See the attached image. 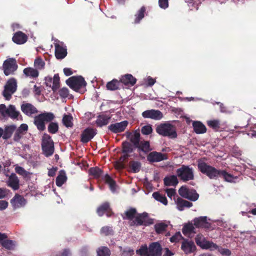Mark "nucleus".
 <instances>
[{
  "label": "nucleus",
  "mask_w": 256,
  "mask_h": 256,
  "mask_svg": "<svg viewBox=\"0 0 256 256\" xmlns=\"http://www.w3.org/2000/svg\"><path fill=\"white\" fill-rule=\"evenodd\" d=\"M112 232V229L108 226H104L101 229V232L105 235H108Z\"/></svg>",
  "instance_id": "774afa93"
},
{
  "label": "nucleus",
  "mask_w": 256,
  "mask_h": 256,
  "mask_svg": "<svg viewBox=\"0 0 256 256\" xmlns=\"http://www.w3.org/2000/svg\"><path fill=\"white\" fill-rule=\"evenodd\" d=\"M166 192L168 196L171 199L176 194V190L174 188H167L166 190Z\"/></svg>",
  "instance_id": "338daca9"
},
{
  "label": "nucleus",
  "mask_w": 256,
  "mask_h": 256,
  "mask_svg": "<svg viewBox=\"0 0 256 256\" xmlns=\"http://www.w3.org/2000/svg\"><path fill=\"white\" fill-rule=\"evenodd\" d=\"M142 116L144 118H152L154 120H160L163 116L161 112L155 110H146L142 113Z\"/></svg>",
  "instance_id": "f8f14e48"
},
{
  "label": "nucleus",
  "mask_w": 256,
  "mask_h": 256,
  "mask_svg": "<svg viewBox=\"0 0 256 256\" xmlns=\"http://www.w3.org/2000/svg\"><path fill=\"white\" fill-rule=\"evenodd\" d=\"M52 80V90L54 92H56L60 87V78L58 74H54Z\"/></svg>",
  "instance_id": "49530a36"
},
{
  "label": "nucleus",
  "mask_w": 256,
  "mask_h": 256,
  "mask_svg": "<svg viewBox=\"0 0 256 256\" xmlns=\"http://www.w3.org/2000/svg\"><path fill=\"white\" fill-rule=\"evenodd\" d=\"M168 222H160L154 225V228L156 232L158 234H161L164 232L167 228Z\"/></svg>",
  "instance_id": "c85d7f7f"
},
{
  "label": "nucleus",
  "mask_w": 256,
  "mask_h": 256,
  "mask_svg": "<svg viewBox=\"0 0 256 256\" xmlns=\"http://www.w3.org/2000/svg\"><path fill=\"white\" fill-rule=\"evenodd\" d=\"M216 247L217 248H214V250H217L222 254L227 256H229L231 254V252L228 249L219 247L218 245H216Z\"/></svg>",
  "instance_id": "6e6d98bb"
},
{
  "label": "nucleus",
  "mask_w": 256,
  "mask_h": 256,
  "mask_svg": "<svg viewBox=\"0 0 256 256\" xmlns=\"http://www.w3.org/2000/svg\"><path fill=\"white\" fill-rule=\"evenodd\" d=\"M208 125L214 129V130H218L220 128V122L218 120H208L207 122Z\"/></svg>",
  "instance_id": "8fccbe9b"
},
{
  "label": "nucleus",
  "mask_w": 256,
  "mask_h": 256,
  "mask_svg": "<svg viewBox=\"0 0 256 256\" xmlns=\"http://www.w3.org/2000/svg\"><path fill=\"white\" fill-rule=\"evenodd\" d=\"M120 81L125 85L133 86L136 82V79L132 74H127L122 77Z\"/></svg>",
  "instance_id": "a878e982"
},
{
  "label": "nucleus",
  "mask_w": 256,
  "mask_h": 256,
  "mask_svg": "<svg viewBox=\"0 0 256 256\" xmlns=\"http://www.w3.org/2000/svg\"><path fill=\"white\" fill-rule=\"evenodd\" d=\"M178 193L182 197L192 201H196L198 198V194L194 190H189L186 186H182L178 190Z\"/></svg>",
  "instance_id": "1a4fd4ad"
},
{
  "label": "nucleus",
  "mask_w": 256,
  "mask_h": 256,
  "mask_svg": "<svg viewBox=\"0 0 256 256\" xmlns=\"http://www.w3.org/2000/svg\"><path fill=\"white\" fill-rule=\"evenodd\" d=\"M198 168L202 173L206 174L210 179H216L220 177L222 170H217L204 162H199Z\"/></svg>",
  "instance_id": "7ed1b4c3"
},
{
  "label": "nucleus",
  "mask_w": 256,
  "mask_h": 256,
  "mask_svg": "<svg viewBox=\"0 0 256 256\" xmlns=\"http://www.w3.org/2000/svg\"><path fill=\"white\" fill-rule=\"evenodd\" d=\"M42 148L44 155L46 156L52 155L54 152V145H42Z\"/></svg>",
  "instance_id": "79ce46f5"
},
{
  "label": "nucleus",
  "mask_w": 256,
  "mask_h": 256,
  "mask_svg": "<svg viewBox=\"0 0 256 256\" xmlns=\"http://www.w3.org/2000/svg\"><path fill=\"white\" fill-rule=\"evenodd\" d=\"M194 226L196 228H208L210 224L207 221L206 216H200L194 220Z\"/></svg>",
  "instance_id": "aec40b11"
},
{
  "label": "nucleus",
  "mask_w": 256,
  "mask_h": 256,
  "mask_svg": "<svg viewBox=\"0 0 256 256\" xmlns=\"http://www.w3.org/2000/svg\"><path fill=\"white\" fill-rule=\"evenodd\" d=\"M156 132L160 135L174 138L177 136L176 128L168 122L162 124L156 128Z\"/></svg>",
  "instance_id": "20e7f679"
},
{
  "label": "nucleus",
  "mask_w": 256,
  "mask_h": 256,
  "mask_svg": "<svg viewBox=\"0 0 256 256\" xmlns=\"http://www.w3.org/2000/svg\"><path fill=\"white\" fill-rule=\"evenodd\" d=\"M147 159L150 162H159L168 159L166 154L152 152H150L147 156Z\"/></svg>",
  "instance_id": "4468645a"
},
{
  "label": "nucleus",
  "mask_w": 256,
  "mask_h": 256,
  "mask_svg": "<svg viewBox=\"0 0 256 256\" xmlns=\"http://www.w3.org/2000/svg\"><path fill=\"white\" fill-rule=\"evenodd\" d=\"M55 46V56L58 59H62L64 58L67 54L66 46L64 43L60 41L54 42Z\"/></svg>",
  "instance_id": "9b49d317"
},
{
  "label": "nucleus",
  "mask_w": 256,
  "mask_h": 256,
  "mask_svg": "<svg viewBox=\"0 0 256 256\" xmlns=\"http://www.w3.org/2000/svg\"><path fill=\"white\" fill-rule=\"evenodd\" d=\"M164 182L166 186H176L178 183V180L176 176H170L164 178Z\"/></svg>",
  "instance_id": "2f4dec72"
},
{
  "label": "nucleus",
  "mask_w": 256,
  "mask_h": 256,
  "mask_svg": "<svg viewBox=\"0 0 256 256\" xmlns=\"http://www.w3.org/2000/svg\"><path fill=\"white\" fill-rule=\"evenodd\" d=\"M128 124L127 120H124L120 122L111 124L108 126V129L114 133H118L124 130Z\"/></svg>",
  "instance_id": "ddd939ff"
},
{
  "label": "nucleus",
  "mask_w": 256,
  "mask_h": 256,
  "mask_svg": "<svg viewBox=\"0 0 256 256\" xmlns=\"http://www.w3.org/2000/svg\"><path fill=\"white\" fill-rule=\"evenodd\" d=\"M152 196L156 200L166 206L168 204V200L166 196L160 194L158 192H154L152 194Z\"/></svg>",
  "instance_id": "a19ab883"
},
{
  "label": "nucleus",
  "mask_w": 256,
  "mask_h": 256,
  "mask_svg": "<svg viewBox=\"0 0 256 256\" xmlns=\"http://www.w3.org/2000/svg\"><path fill=\"white\" fill-rule=\"evenodd\" d=\"M109 206L110 205L108 202L104 203L101 206L98 208L97 210L98 214L100 216H102L104 212L109 208Z\"/></svg>",
  "instance_id": "09e8293b"
},
{
  "label": "nucleus",
  "mask_w": 256,
  "mask_h": 256,
  "mask_svg": "<svg viewBox=\"0 0 256 256\" xmlns=\"http://www.w3.org/2000/svg\"><path fill=\"white\" fill-rule=\"evenodd\" d=\"M175 204H176L177 208L179 210H182L184 208H190L192 206V204L187 200H184L179 197L174 198Z\"/></svg>",
  "instance_id": "412c9836"
},
{
  "label": "nucleus",
  "mask_w": 256,
  "mask_h": 256,
  "mask_svg": "<svg viewBox=\"0 0 256 256\" xmlns=\"http://www.w3.org/2000/svg\"><path fill=\"white\" fill-rule=\"evenodd\" d=\"M58 128V126L56 122H50L48 126V130L52 134L56 133Z\"/></svg>",
  "instance_id": "864d4df0"
},
{
  "label": "nucleus",
  "mask_w": 256,
  "mask_h": 256,
  "mask_svg": "<svg viewBox=\"0 0 256 256\" xmlns=\"http://www.w3.org/2000/svg\"><path fill=\"white\" fill-rule=\"evenodd\" d=\"M132 152V148L131 145L128 142L123 143V152L126 153V154L124 156V159H125L128 157V153H130Z\"/></svg>",
  "instance_id": "a18cd8bd"
},
{
  "label": "nucleus",
  "mask_w": 256,
  "mask_h": 256,
  "mask_svg": "<svg viewBox=\"0 0 256 256\" xmlns=\"http://www.w3.org/2000/svg\"><path fill=\"white\" fill-rule=\"evenodd\" d=\"M129 138L130 142L136 147L138 146V144L140 142V134L138 132L135 131L130 134L129 136Z\"/></svg>",
  "instance_id": "cd10ccee"
},
{
  "label": "nucleus",
  "mask_w": 256,
  "mask_h": 256,
  "mask_svg": "<svg viewBox=\"0 0 256 256\" xmlns=\"http://www.w3.org/2000/svg\"><path fill=\"white\" fill-rule=\"evenodd\" d=\"M89 174L92 176L94 178H98L102 176V172L98 168L95 167L90 168L89 170Z\"/></svg>",
  "instance_id": "ea45409f"
},
{
  "label": "nucleus",
  "mask_w": 256,
  "mask_h": 256,
  "mask_svg": "<svg viewBox=\"0 0 256 256\" xmlns=\"http://www.w3.org/2000/svg\"><path fill=\"white\" fill-rule=\"evenodd\" d=\"M140 168V164L137 162H133L131 164V168L132 171L134 172H138Z\"/></svg>",
  "instance_id": "bf43d9fd"
},
{
  "label": "nucleus",
  "mask_w": 256,
  "mask_h": 256,
  "mask_svg": "<svg viewBox=\"0 0 256 256\" xmlns=\"http://www.w3.org/2000/svg\"><path fill=\"white\" fill-rule=\"evenodd\" d=\"M145 8L144 7H142L138 11L137 14H136V18L134 20V23L138 24L140 22V21L144 17V13L145 12Z\"/></svg>",
  "instance_id": "de8ad7c7"
},
{
  "label": "nucleus",
  "mask_w": 256,
  "mask_h": 256,
  "mask_svg": "<svg viewBox=\"0 0 256 256\" xmlns=\"http://www.w3.org/2000/svg\"><path fill=\"white\" fill-rule=\"evenodd\" d=\"M7 183L8 185L14 190H16L19 188L18 179L16 176L14 174H12L10 176Z\"/></svg>",
  "instance_id": "5701e85b"
},
{
  "label": "nucleus",
  "mask_w": 256,
  "mask_h": 256,
  "mask_svg": "<svg viewBox=\"0 0 256 256\" xmlns=\"http://www.w3.org/2000/svg\"><path fill=\"white\" fill-rule=\"evenodd\" d=\"M181 248L186 254H188L193 252L196 248V246L194 242L184 240Z\"/></svg>",
  "instance_id": "6ab92c4d"
},
{
  "label": "nucleus",
  "mask_w": 256,
  "mask_h": 256,
  "mask_svg": "<svg viewBox=\"0 0 256 256\" xmlns=\"http://www.w3.org/2000/svg\"><path fill=\"white\" fill-rule=\"evenodd\" d=\"M177 176L184 182H187L194 179V170L188 166H182L176 170Z\"/></svg>",
  "instance_id": "423d86ee"
},
{
  "label": "nucleus",
  "mask_w": 256,
  "mask_h": 256,
  "mask_svg": "<svg viewBox=\"0 0 256 256\" xmlns=\"http://www.w3.org/2000/svg\"><path fill=\"white\" fill-rule=\"evenodd\" d=\"M2 246L8 250H12L14 246V244L12 240H6L2 242Z\"/></svg>",
  "instance_id": "603ef678"
},
{
  "label": "nucleus",
  "mask_w": 256,
  "mask_h": 256,
  "mask_svg": "<svg viewBox=\"0 0 256 256\" xmlns=\"http://www.w3.org/2000/svg\"><path fill=\"white\" fill-rule=\"evenodd\" d=\"M66 83L76 91H78L80 88L84 87L86 84L84 78L81 76H72L66 80Z\"/></svg>",
  "instance_id": "0eeeda50"
},
{
  "label": "nucleus",
  "mask_w": 256,
  "mask_h": 256,
  "mask_svg": "<svg viewBox=\"0 0 256 256\" xmlns=\"http://www.w3.org/2000/svg\"><path fill=\"white\" fill-rule=\"evenodd\" d=\"M20 114V112L16 110L14 106L10 105L8 107L7 116L12 118H17Z\"/></svg>",
  "instance_id": "c756f323"
},
{
  "label": "nucleus",
  "mask_w": 256,
  "mask_h": 256,
  "mask_svg": "<svg viewBox=\"0 0 256 256\" xmlns=\"http://www.w3.org/2000/svg\"><path fill=\"white\" fill-rule=\"evenodd\" d=\"M67 177L64 170H60L56 178V183L57 186H61L66 180Z\"/></svg>",
  "instance_id": "bb28decb"
},
{
  "label": "nucleus",
  "mask_w": 256,
  "mask_h": 256,
  "mask_svg": "<svg viewBox=\"0 0 256 256\" xmlns=\"http://www.w3.org/2000/svg\"><path fill=\"white\" fill-rule=\"evenodd\" d=\"M22 111L26 115L31 116L32 114L38 113V111L36 107L29 103L24 102L21 105Z\"/></svg>",
  "instance_id": "dca6fc26"
},
{
  "label": "nucleus",
  "mask_w": 256,
  "mask_h": 256,
  "mask_svg": "<svg viewBox=\"0 0 256 256\" xmlns=\"http://www.w3.org/2000/svg\"><path fill=\"white\" fill-rule=\"evenodd\" d=\"M162 248L158 242H153L150 245L148 254L151 256H160Z\"/></svg>",
  "instance_id": "f3484780"
},
{
  "label": "nucleus",
  "mask_w": 256,
  "mask_h": 256,
  "mask_svg": "<svg viewBox=\"0 0 256 256\" xmlns=\"http://www.w3.org/2000/svg\"><path fill=\"white\" fill-rule=\"evenodd\" d=\"M16 128V126H6L4 130V133L2 134V138L4 139H8L10 138L13 132H14Z\"/></svg>",
  "instance_id": "72a5a7b5"
},
{
  "label": "nucleus",
  "mask_w": 256,
  "mask_h": 256,
  "mask_svg": "<svg viewBox=\"0 0 256 256\" xmlns=\"http://www.w3.org/2000/svg\"><path fill=\"white\" fill-rule=\"evenodd\" d=\"M121 250H122L121 253L122 256H132L134 254V250L128 248H126L122 250L121 249Z\"/></svg>",
  "instance_id": "4d7b16f0"
},
{
  "label": "nucleus",
  "mask_w": 256,
  "mask_h": 256,
  "mask_svg": "<svg viewBox=\"0 0 256 256\" xmlns=\"http://www.w3.org/2000/svg\"><path fill=\"white\" fill-rule=\"evenodd\" d=\"M18 68L16 60L13 58L6 60L2 65V69L4 74L6 76L13 74Z\"/></svg>",
  "instance_id": "6e6552de"
},
{
  "label": "nucleus",
  "mask_w": 256,
  "mask_h": 256,
  "mask_svg": "<svg viewBox=\"0 0 256 256\" xmlns=\"http://www.w3.org/2000/svg\"><path fill=\"white\" fill-rule=\"evenodd\" d=\"M28 39V37L26 34L22 32H16L12 38V40L14 42L21 44L25 43Z\"/></svg>",
  "instance_id": "4be33fe9"
},
{
  "label": "nucleus",
  "mask_w": 256,
  "mask_h": 256,
  "mask_svg": "<svg viewBox=\"0 0 256 256\" xmlns=\"http://www.w3.org/2000/svg\"><path fill=\"white\" fill-rule=\"evenodd\" d=\"M42 145H54L52 140L48 134H44Z\"/></svg>",
  "instance_id": "3c124183"
},
{
  "label": "nucleus",
  "mask_w": 256,
  "mask_h": 256,
  "mask_svg": "<svg viewBox=\"0 0 256 256\" xmlns=\"http://www.w3.org/2000/svg\"><path fill=\"white\" fill-rule=\"evenodd\" d=\"M182 232L185 236H189L192 233H195L194 227L192 224H188L184 226L182 228Z\"/></svg>",
  "instance_id": "c9c22d12"
},
{
  "label": "nucleus",
  "mask_w": 256,
  "mask_h": 256,
  "mask_svg": "<svg viewBox=\"0 0 256 256\" xmlns=\"http://www.w3.org/2000/svg\"><path fill=\"white\" fill-rule=\"evenodd\" d=\"M15 170L18 174L20 175L26 176L27 174L26 172L21 166H16L15 168Z\"/></svg>",
  "instance_id": "69168bd1"
},
{
  "label": "nucleus",
  "mask_w": 256,
  "mask_h": 256,
  "mask_svg": "<svg viewBox=\"0 0 256 256\" xmlns=\"http://www.w3.org/2000/svg\"><path fill=\"white\" fill-rule=\"evenodd\" d=\"M222 177L224 180L228 182H236L237 179L236 177L232 175L227 173L225 170H222L220 172V177Z\"/></svg>",
  "instance_id": "e433bc0d"
},
{
  "label": "nucleus",
  "mask_w": 256,
  "mask_h": 256,
  "mask_svg": "<svg viewBox=\"0 0 256 256\" xmlns=\"http://www.w3.org/2000/svg\"><path fill=\"white\" fill-rule=\"evenodd\" d=\"M119 82L117 80H113L108 82L106 84V88L110 90H114L118 88Z\"/></svg>",
  "instance_id": "c03bdc74"
},
{
  "label": "nucleus",
  "mask_w": 256,
  "mask_h": 256,
  "mask_svg": "<svg viewBox=\"0 0 256 256\" xmlns=\"http://www.w3.org/2000/svg\"><path fill=\"white\" fill-rule=\"evenodd\" d=\"M54 118L53 113L46 112L40 114L34 117V124L40 131H43L46 128L45 123L52 120Z\"/></svg>",
  "instance_id": "f03ea898"
},
{
  "label": "nucleus",
  "mask_w": 256,
  "mask_h": 256,
  "mask_svg": "<svg viewBox=\"0 0 256 256\" xmlns=\"http://www.w3.org/2000/svg\"><path fill=\"white\" fill-rule=\"evenodd\" d=\"M110 250L107 247L102 246L97 250V256H110Z\"/></svg>",
  "instance_id": "37998d69"
},
{
  "label": "nucleus",
  "mask_w": 256,
  "mask_h": 256,
  "mask_svg": "<svg viewBox=\"0 0 256 256\" xmlns=\"http://www.w3.org/2000/svg\"><path fill=\"white\" fill-rule=\"evenodd\" d=\"M26 203V200L18 194H16L11 200V204L14 208L24 206Z\"/></svg>",
  "instance_id": "a211bd4d"
},
{
  "label": "nucleus",
  "mask_w": 256,
  "mask_h": 256,
  "mask_svg": "<svg viewBox=\"0 0 256 256\" xmlns=\"http://www.w3.org/2000/svg\"><path fill=\"white\" fill-rule=\"evenodd\" d=\"M59 94L62 98H66L68 95V90L66 88H63L60 90Z\"/></svg>",
  "instance_id": "0e129e2a"
},
{
  "label": "nucleus",
  "mask_w": 256,
  "mask_h": 256,
  "mask_svg": "<svg viewBox=\"0 0 256 256\" xmlns=\"http://www.w3.org/2000/svg\"><path fill=\"white\" fill-rule=\"evenodd\" d=\"M73 118L71 115L64 114L62 118V123L67 128L72 127L73 126Z\"/></svg>",
  "instance_id": "4c0bfd02"
},
{
  "label": "nucleus",
  "mask_w": 256,
  "mask_h": 256,
  "mask_svg": "<svg viewBox=\"0 0 256 256\" xmlns=\"http://www.w3.org/2000/svg\"><path fill=\"white\" fill-rule=\"evenodd\" d=\"M104 179L106 182L108 184L111 191L114 192L116 189V185L115 182L108 174H106L104 176Z\"/></svg>",
  "instance_id": "7c9ffc66"
},
{
  "label": "nucleus",
  "mask_w": 256,
  "mask_h": 256,
  "mask_svg": "<svg viewBox=\"0 0 256 256\" xmlns=\"http://www.w3.org/2000/svg\"><path fill=\"white\" fill-rule=\"evenodd\" d=\"M192 125L194 130L196 134H204L206 131V126L200 122H194Z\"/></svg>",
  "instance_id": "393cba45"
},
{
  "label": "nucleus",
  "mask_w": 256,
  "mask_h": 256,
  "mask_svg": "<svg viewBox=\"0 0 256 256\" xmlns=\"http://www.w3.org/2000/svg\"><path fill=\"white\" fill-rule=\"evenodd\" d=\"M110 118L108 116L102 115L98 117L96 124L98 126H103L106 125L108 123L109 120Z\"/></svg>",
  "instance_id": "f704fd0d"
},
{
  "label": "nucleus",
  "mask_w": 256,
  "mask_h": 256,
  "mask_svg": "<svg viewBox=\"0 0 256 256\" xmlns=\"http://www.w3.org/2000/svg\"><path fill=\"white\" fill-rule=\"evenodd\" d=\"M196 244L204 249H210L214 250L216 248V244L212 242L206 240L202 234H198L196 238Z\"/></svg>",
  "instance_id": "9d476101"
},
{
  "label": "nucleus",
  "mask_w": 256,
  "mask_h": 256,
  "mask_svg": "<svg viewBox=\"0 0 256 256\" xmlns=\"http://www.w3.org/2000/svg\"><path fill=\"white\" fill-rule=\"evenodd\" d=\"M140 150L147 152L151 150L150 148V143L148 141H142L138 144V146H137Z\"/></svg>",
  "instance_id": "58836bf2"
},
{
  "label": "nucleus",
  "mask_w": 256,
  "mask_h": 256,
  "mask_svg": "<svg viewBox=\"0 0 256 256\" xmlns=\"http://www.w3.org/2000/svg\"><path fill=\"white\" fill-rule=\"evenodd\" d=\"M124 218L130 220L131 225H142L146 221L148 216L146 213L138 214L135 208H130L124 213Z\"/></svg>",
  "instance_id": "f257e3e1"
},
{
  "label": "nucleus",
  "mask_w": 256,
  "mask_h": 256,
  "mask_svg": "<svg viewBox=\"0 0 256 256\" xmlns=\"http://www.w3.org/2000/svg\"><path fill=\"white\" fill-rule=\"evenodd\" d=\"M158 6L161 8H167L168 7V0H158Z\"/></svg>",
  "instance_id": "680f3d73"
},
{
  "label": "nucleus",
  "mask_w": 256,
  "mask_h": 256,
  "mask_svg": "<svg viewBox=\"0 0 256 256\" xmlns=\"http://www.w3.org/2000/svg\"><path fill=\"white\" fill-rule=\"evenodd\" d=\"M17 88V82L14 78L9 79L4 86L2 95L6 100H10L12 96L16 92Z\"/></svg>",
  "instance_id": "39448f33"
},
{
  "label": "nucleus",
  "mask_w": 256,
  "mask_h": 256,
  "mask_svg": "<svg viewBox=\"0 0 256 256\" xmlns=\"http://www.w3.org/2000/svg\"><path fill=\"white\" fill-rule=\"evenodd\" d=\"M182 238V236L180 232H176L170 238L172 242H176Z\"/></svg>",
  "instance_id": "13d9d810"
},
{
  "label": "nucleus",
  "mask_w": 256,
  "mask_h": 256,
  "mask_svg": "<svg viewBox=\"0 0 256 256\" xmlns=\"http://www.w3.org/2000/svg\"><path fill=\"white\" fill-rule=\"evenodd\" d=\"M8 108L4 104H0V114L4 117L7 116Z\"/></svg>",
  "instance_id": "e2e57ef3"
},
{
  "label": "nucleus",
  "mask_w": 256,
  "mask_h": 256,
  "mask_svg": "<svg viewBox=\"0 0 256 256\" xmlns=\"http://www.w3.org/2000/svg\"><path fill=\"white\" fill-rule=\"evenodd\" d=\"M23 72L26 76L32 78H36L39 75L38 71L35 68L31 67L25 68L23 70Z\"/></svg>",
  "instance_id": "b1692460"
},
{
  "label": "nucleus",
  "mask_w": 256,
  "mask_h": 256,
  "mask_svg": "<svg viewBox=\"0 0 256 256\" xmlns=\"http://www.w3.org/2000/svg\"><path fill=\"white\" fill-rule=\"evenodd\" d=\"M96 134L95 130L90 128H86L81 134V141L84 143L88 142L94 138Z\"/></svg>",
  "instance_id": "2eb2a0df"
},
{
  "label": "nucleus",
  "mask_w": 256,
  "mask_h": 256,
  "mask_svg": "<svg viewBox=\"0 0 256 256\" xmlns=\"http://www.w3.org/2000/svg\"><path fill=\"white\" fill-rule=\"evenodd\" d=\"M136 252L137 254H139L140 256H149V254H148V247L146 245L142 246Z\"/></svg>",
  "instance_id": "5fc2aeb1"
},
{
  "label": "nucleus",
  "mask_w": 256,
  "mask_h": 256,
  "mask_svg": "<svg viewBox=\"0 0 256 256\" xmlns=\"http://www.w3.org/2000/svg\"><path fill=\"white\" fill-rule=\"evenodd\" d=\"M34 68L38 70H42L44 68L45 62L40 57H37L34 60Z\"/></svg>",
  "instance_id": "473e14b6"
},
{
  "label": "nucleus",
  "mask_w": 256,
  "mask_h": 256,
  "mask_svg": "<svg viewBox=\"0 0 256 256\" xmlns=\"http://www.w3.org/2000/svg\"><path fill=\"white\" fill-rule=\"evenodd\" d=\"M152 131V128L150 126H145L142 128V132L144 134H149Z\"/></svg>",
  "instance_id": "052dcab7"
}]
</instances>
